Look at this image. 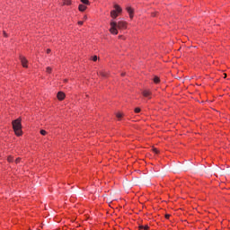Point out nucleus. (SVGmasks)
I'll use <instances>...</instances> for the list:
<instances>
[{
    "label": "nucleus",
    "mask_w": 230,
    "mask_h": 230,
    "mask_svg": "<svg viewBox=\"0 0 230 230\" xmlns=\"http://www.w3.org/2000/svg\"><path fill=\"white\" fill-rule=\"evenodd\" d=\"M110 32L112 35H118V30H125L127 28V22H116L115 21H111L110 23Z\"/></svg>",
    "instance_id": "nucleus-1"
},
{
    "label": "nucleus",
    "mask_w": 230,
    "mask_h": 230,
    "mask_svg": "<svg viewBox=\"0 0 230 230\" xmlns=\"http://www.w3.org/2000/svg\"><path fill=\"white\" fill-rule=\"evenodd\" d=\"M13 128L16 136H22V125L21 124V118L13 121Z\"/></svg>",
    "instance_id": "nucleus-2"
},
{
    "label": "nucleus",
    "mask_w": 230,
    "mask_h": 230,
    "mask_svg": "<svg viewBox=\"0 0 230 230\" xmlns=\"http://www.w3.org/2000/svg\"><path fill=\"white\" fill-rule=\"evenodd\" d=\"M114 9L111 12V19H117L118 15H119V13H121V12H123V9L121 8V6L118 5V4H114Z\"/></svg>",
    "instance_id": "nucleus-3"
},
{
    "label": "nucleus",
    "mask_w": 230,
    "mask_h": 230,
    "mask_svg": "<svg viewBox=\"0 0 230 230\" xmlns=\"http://www.w3.org/2000/svg\"><path fill=\"white\" fill-rule=\"evenodd\" d=\"M20 60L23 67H28V59H26V58L21 56Z\"/></svg>",
    "instance_id": "nucleus-4"
},
{
    "label": "nucleus",
    "mask_w": 230,
    "mask_h": 230,
    "mask_svg": "<svg viewBox=\"0 0 230 230\" xmlns=\"http://www.w3.org/2000/svg\"><path fill=\"white\" fill-rule=\"evenodd\" d=\"M126 10L129 13L130 19H134V9L132 7H127Z\"/></svg>",
    "instance_id": "nucleus-5"
},
{
    "label": "nucleus",
    "mask_w": 230,
    "mask_h": 230,
    "mask_svg": "<svg viewBox=\"0 0 230 230\" xmlns=\"http://www.w3.org/2000/svg\"><path fill=\"white\" fill-rule=\"evenodd\" d=\"M143 96H145V98H149L150 99V95L152 94V92L148 91V90H144L142 92Z\"/></svg>",
    "instance_id": "nucleus-6"
},
{
    "label": "nucleus",
    "mask_w": 230,
    "mask_h": 230,
    "mask_svg": "<svg viewBox=\"0 0 230 230\" xmlns=\"http://www.w3.org/2000/svg\"><path fill=\"white\" fill-rule=\"evenodd\" d=\"M64 98H66V93H64L63 92H58V99L62 101V100H64Z\"/></svg>",
    "instance_id": "nucleus-7"
},
{
    "label": "nucleus",
    "mask_w": 230,
    "mask_h": 230,
    "mask_svg": "<svg viewBox=\"0 0 230 230\" xmlns=\"http://www.w3.org/2000/svg\"><path fill=\"white\" fill-rule=\"evenodd\" d=\"M79 12H85V10H87V6L84 5V4H79Z\"/></svg>",
    "instance_id": "nucleus-8"
},
{
    "label": "nucleus",
    "mask_w": 230,
    "mask_h": 230,
    "mask_svg": "<svg viewBox=\"0 0 230 230\" xmlns=\"http://www.w3.org/2000/svg\"><path fill=\"white\" fill-rule=\"evenodd\" d=\"M138 229H139V230H148V229H150V226H148V225H146V226H138Z\"/></svg>",
    "instance_id": "nucleus-9"
},
{
    "label": "nucleus",
    "mask_w": 230,
    "mask_h": 230,
    "mask_svg": "<svg viewBox=\"0 0 230 230\" xmlns=\"http://www.w3.org/2000/svg\"><path fill=\"white\" fill-rule=\"evenodd\" d=\"M99 75H100V76H102L103 78H107L108 74L106 72L101 71V72H99Z\"/></svg>",
    "instance_id": "nucleus-10"
},
{
    "label": "nucleus",
    "mask_w": 230,
    "mask_h": 230,
    "mask_svg": "<svg viewBox=\"0 0 230 230\" xmlns=\"http://www.w3.org/2000/svg\"><path fill=\"white\" fill-rule=\"evenodd\" d=\"M159 82H161V80L159 79V77H158V76H155V77H154V83H155V84H159Z\"/></svg>",
    "instance_id": "nucleus-11"
},
{
    "label": "nucleus",
    "mask_w": 230,
    "mask_h": 230,
    "mask_svg": "<svg viewBox=\"0 0 230 230\" xmlns=\"http://www.w3.org/2000/svg\"><path fill=\"white\" fill-rule=\"evenodd\" d=\"M8 163H13V156L10 155L7 157Z\"/></svg>",
    "instance_id": "nucleus-12"
},
{
    "label": "nucleus",
    "mask_w": 230,
    "mask_h": 230,
    "mask_svg": "<svg viewBox=\"0 0 230 230\" xmlns=\"http://www.w3.org/2000/svg\"><path fill=\"white\" fill-rule=\"evenodd\" d=\"M63 4H66V5L71 4V0H64Z\"/></svg>",
    "instance_id": "nucleus-13"
},
{
    "label": "nucleus",
    "mask_w": 230,
    "mask_h": 230,
    "mask_svg": "<svg viewBox=\"0 0 230 230\" xmlns=\"http://www.w3.org/2000/svg\"><path fill=\"white\" fill-rule=\"evenodd\" d=\"M81 3H83V4H89V0H81Z\"/></svg>",
    "instance_id": "nucleus-14"
},
{
    "label": "nucleus",
    "mask_w": 230,
    "mask_h": 230,
    "mask_svg": "<svg viewBox=\"0 0 230 230\" xmlns=\"http://www.w3.org/2000/svg\"><path fill=\"white\" fill-rule=\"evenodd\" d=\"M117 118L119 119H121V118H123V114H121V113H117Z\"/></svg>",
    "instance_id": "nucleus-15"
},
{
    "label": "nucleus",
    "mask_w": 230,
    "mask_h": 230,
    "mask_svg": "<svg viewBox=\"0 0 230 230\" xmlns=\"http://www.w3.org/2000/svg\"><path fill=\"white\" fill-rule=\"evenodd\" d=\"M40 134H41V136H46V134H48V132H46V130H44V129H41Z\"/></svg>",
    "instance_id": "nucleus-16"
},
{
    "label": "nucleus",
    "mask_w": 230,
    "mask_h": 230,
    "mask_svg": "<svg viewBox=\"0 0 230 230\" xmlns=\"http://www.w3.org/2000/svg\"><path fill=\"white\" fill-rule=\"evenodd\" d=\"M135 112L137 114V113H139V112H141V109L140 108H136L135 109Z\"/></svg>",
    "instance_id": "nucleus-17"
},
{
    "label": "nucleus",
    "mask_w": 230,
    "mask_h": 230,
    "mask_svg": "<svg viewBox=\"0 0 230 230\" xmlns=\"http://www.w3.org/2000/svg\"><path fill=\"white\" fill-rule=\"evenodd\" d=\"M96 60H98V56H93V62H96Z\"/></svg>",
    "instance_id": "nucleus-18"
},
{
    "label": "nucleus",
    "mask_w": 230,
    "mask_h": 230,
    "mask_svg": "<svg viewBox=\"0 0 230 230\" xmlns=\"http://www.w3.org/2000/svg\"><path fill=\"white\" fill-rule=\"evenodd\" d=\"M46 72L47 73H51V67L48 66L47 69H46Z\"/></svg>",
    "instance_id": "nucleus-19"
},
{
    "label": "nucleus",
    "mask_w": 230,
    "mask_h": 230,
    "mask_svg": "<svg viewBox=\"0 0 230 230\" xmlns=\"http://www.w3.org/2000/svg\"><path fill=\"white\" fill-rule=\"evenodd\" d=\"M19 163H21V158H17V159L15 160V164H19Z\"/></svg>",
    "instance_id": "nucleus-20"
},
{
    "label": "nucleus",
    "mask_w": 230,
    "mask_h": 230,
    "mask_svg": "<svg viewBox=\"0 0 230 230\" xmlns=\"http://www.w3.org/2000/svg\"><path fill=\"white\" fill-rule=\"evenodd\" d=\"M153 152H155V154H159V150H157V148H154Z\"/></svg>",
    "instance_id": "nucleus-21"
},
{
    "label": "nucleus",
    "mask_w": 230,
    "mask_h": 230,
    "mask_svg": "<svg viewBox=\"0 0 230 230\" xmlns=\"http://www.w3.org/2000/svg\"><path fill=\"white\" fill-rule=\"evenodd\" d=\"M165 218H167V219L170 218V214H166Z\"/></svg>",
    "instance_id": "nucleus-22"
},
{
    "label": "nucleus",
    "mask_w": 230,
    "mask_h": 230,
    "mask_svg": "<svg viewBox=\"0 0 230 230\" xmlns=\"http://www.w3.org/2000/svg\"><path fill=\"white\" fill-rule=\"evenodd\" d=\"M78 24L82 26V24H84V22H78Z\"/></svg>",
    "instance_id": "nucleus-23"
},
{
    "label": "nucleus",
    "mask_w": 230,
    "mask_h": 230,
    "mask_svg": "<svg viewBox=\"0 0 230 230\" xmlns=\"http://www.w3.org/2000/svg\"><path fill=\"white\" fill-rule=\"evenodd\" d=\"M4 37H8V34H6V32L4 31Z\"/></svg>",
    "instance_id": "nucleus-24"
},
{
    "label": "nucleus",
    "mask_w": 230,
    "mask_h": 230,
    "mask_svg": "<svg viewBox=\"0 0 230 230\" xmlns=\"http://www.w3.org/2000/svg\"><path fill=\"white\" fill-rule=\"evenodd\" d=\"M47 53H51V49H47Z\"/></svg>",
    "instance_id": "nucleus-25"
},
{
    "label": "nucleus",
    "mask_w": 230,
    "mask_h": 230,
    "mask_svg": "<svg viewBox=\"0 0 230 230\" xmlns=\"http://www.w3.org/2000/svg\"><path fill=\"white\" fill-rule=\"evenodd\" d=\"M122 75V76H125V74H121Z\"/></svg>",
    "instance_id": "nucleus-26"
},
{
    "label": "nucleus",
    "mask_w": 230,
    "mask_h": 230,
    "mask_svg": "<svg viewBox=\"0 0 230 230\" xmlns=\"http://www.w3.org/2000/svg\"><path fill=\"white\" fill-rule=\"evenodd\" d=\"M226 76H227V75H226V74H225V78H226Z\"/></svg>",
    "instance_id": "nucleus-27"
},
{
    "label": "nucleus",
    "mask_w": 230,
    "mask_h": 230,
    "mask_svg": "<svg viewBox=\"0 0 230 230\" xmlns=\"http://www.w3.org/2000/svg\"><path fill=\"white\" fill-rule=\"evenodd\" d=\"M84 19H87V16H84Z\"/></svg>",
    "instance_id": "nucleus-28"
},
{
    "label": "nucleus",
    "mask_w": 230,
    "mask_h": 230,
    "mask_svg": "<svg viewBox=\"0 0 230 230\" xmlns=\"http://www.w3.org/2000/svg\"><path fill=\"white\" fill-rule=\"evenodd\" d=\"M65 82H67V79H65Z\"/></svg>",
    "instance_id": "nucleus-29"
}]
</instances>
